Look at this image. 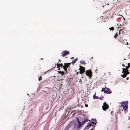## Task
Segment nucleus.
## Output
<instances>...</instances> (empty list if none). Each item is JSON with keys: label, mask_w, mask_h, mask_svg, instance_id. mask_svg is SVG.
I'll list each match as a JSON object with an SVG mask.
<instances>
[{"label": "nucleus", "mask_w": 130, "mask_h": 130, "mask_svg": "<svg viewBox=\"0 0 130 130\" xmlns=\"http://www.w3.org/2000/svg\"><path fill=\"white\" fill-rule=\"evenodd\" d=\"M125 67L126 69H124V68H122L123 71L122 73L123 74L121 75V76L123 78L126 77V75L129 73V72H128L127 70V69H128L129 68V67H128V66H126Z\"/></svg>", "instance_id": "f257e3e1"}, {"label": "nucleus", "mask_w": 130, "mask_h": 130, "mask_svg": "<svg viewBox=\"0 0 130 130\" xmlns=\"http://www.w3.org/2000/svg\"><path fill=\"white\" fill-rule=\"evenodd\" d=\"M122 105L120 106V108L123 109H122V111H123V109L125 111H127L128 108L127 102L126 101L122 102Z\"/></svg>", "instance_id": "f03ea898"}, {"label": "nucleus", "mask_w": 130, "mask_h": 130, "mask_svg": "<svg viewBox=\"0 0 130 130\" xmlns=\"http://www.w3.org/2000/svg\"><path fill=\"white\" fill-rule=\"evenodd\" d=\"M110 90L109 89L107 88H105L104 89L103 88L102 89V90L101 91H104V93L110 94L111 93V92L110 91Z\"/></svg>", "instance_id": "7ed1b4c3"}, {"label": "nucleus", "mask_w": 130, "mask_h": 130, "mask_svg": "<svg viewBox=\"0 0 130 130\" xmlns=\"http://www.w3.org/2000/svg\"><path fill=\"white\" fill-rule=\"evenodd\" d=\"M79 67H80L79 69V70H80L79 73L80 74H83L85 71V68L81 66H80Z\"/></svg>", "instance_id": "20e7f679"}, {"label": "nucleus", "mask_w": 130, "mask_h": 130, "mask_svg": "<svg viewBox=\"0 0 130 130\" xmlns=\"http://www.w3.org/2000/svg\"><path fill=\"white\" fill-rule=\"evenodd\" d=\"M92 73L91 70H87L86 72V75L87 76H89V78H90L92 76Z\"/></svg>", "instance_id": "39448f33"}, {"label": "nucleus", "mask_w": 130, "mask_h": 130, "mask_svg": "<svg viewBox=\"0 0 130 130\" xmlns=\"http://www.w3.org/2000/svg\"><path fill=\"white\" fill-rule=\"evenodd\" d=\"M108 105L107 104L106 102L104 103L103 105L102 106L103 110L105 111L106 109L108 108Z\"/></svg>", "instance_id": "423d86ee"}, {"label": "nucleus", "mask_w": 130, "mask_h": 130, "mask_svg": "<svg viewBox=\"0 0 130 130\" xmlns=\"http://www.w3.org/2000/svg\"><path fill=\"white\" fill-rule=\"evenodd\" d=\"M69 54V52L67 51H64L62 52L61 54V56L64 57L65 56Z\"/></svg>", "instance_id": "0eeeda50"}, {"label": "nucleus", "mask_w": 130, "mask_h": 130, "mask_svg": "<svg viewBox=\"0 0 130 130\" xmlns=\"http://www.w3.org/2000/svg\"><path fill=\"white\" fill-rule=\"evenodd\" d=\"M77 121L78 123V125L77 126V128H79L83 125L82 123H81L79 121L78 118H76Z\"/></svg>", "instance_id": "6e6552de"}, {"label": "nucleus", "mask_w": 130, "mask_h": 130, "mask_svg": "<svg viewBox=\"0 0 130 130\" xmlns=\"http://www.w3.org/2000/svg\"><path fill=\"white\" fill-rule=\"evenodd\" d=\"M71 63H64V65L63 67H64V68H67L69 67V66L70 65Z\"/></svg>", "instance_id": "1a4fd4ad"}, {"label": "nucleus", "mask_w": 130, "mask_h": 130, "mask_svg": "<svg viewBox=\"0 0 130 130\" xmlns=\"http://www.w3.org/2000/svg\"><path fill=\"white\" fill-rule=\"evenodd\" d=\"M56 65H57V68H58V67H62L63 66V64L62 63L59 64V62H58V63H57L56 64Z\"/></svg>", "instance_id": "9d476101"}, {"label": "nucleus", "mask_w": 130, "mask_h": 130, "mask_svg": "<svg viewBox=\"0 0 130 130\" xmlns=\"http://www.w3.org/2000/svg\"><path fill=\"white\" fill-rule=\"evenodd\" d=\"M88 121V119H86L85 120H84L82 122V123L83 124H84L86 122H87Z\"/></svg>", "instance_id": "9b49d317"}, {"label": "nucleus", "mask_w": 130, "mask_h": 130, "mask_svg": "<svg viewBox=\"0 0 130 130\" xmlns=\"http://www.w3.org/2000/svg\"><path fill=\"white\" fill-rule=\"evenodd\" d=\"M80 62L81 64H86L85 62L84 61V60H82L80 61Z\"/></svg>", "instance_id": "f8f14e48"}, {"label": "nucleus", "mask_w": 130, "mask_h": 130, "mask_svg": "<svg viewBox=\"0 0 130 130\" xmlns=\"http://www.w3.org/2000/svg\"><path fill=\"white\" fill-rule=\"evenodd\" d=\"M58 74H59L60 73L62 75H64V72L63 71H58Z\"/></svg>", "instance_id": "ddd939ff"}, {"label": "nucleus", "mask_w": 130, "mask_h": 130, "mask_svg": "<svg viewBox=\"0 0 130 130\" xmlns=\"http://www.w3.org/2000/svg\"><path fill=\"white\" fill-rule=\"evenodd\" d=\"M70 127V125H68L66 127V128L64 130H68Z\"/></svg>", "instance_id": "4468645a"}, {"label": "nucleus", "mask_w": 130, "mask_h": 130, "mask_svg": "<svg viewBox=\"0 0 130 130\" xmlns=\"http://www.w3.org/2000/svg\"><path fill=\"white\" fill-rule=\"evenodd\" d=\"M77 60V58L73 60L72 61V62L74 63H75Z\"/></svg>", "instance_id": "2eb2a0df"}, {"label": "nucleus", "mask_w": 130, "mask_h": 130, "mask_svg": "<svg viewBox=\"0 0 130 130\" xmlns=\"http://www.w3.org/2000/svg\"><path fill=\"white\" fill-rule=\"evenodd\" d=\"M93 98L94 99H98V96H96L95 94L93 96Z\"/></svg>", "instance_id": "dca6fc26"}, {"label": "nucleus", "mask_w": 130, "mask_h": 130, "mask_svg": "<svg viewBox=\"0 0 130 130\" xmlns=\"http://www.w3.org/2000/svg\"><path fill=\"white\" fill-rule=\"evenodd\" d=\"M94 121L95 122H94L93 121H92L91 122V123L92 124H94L95 125L96 124V123H97V122H96V120H95Z\"/></svg>", "instance_id": "f3484780"}, {"label": "nucleus", "mask_w": 130, "mask_h": 130, "mask_svg": "<svg viewBox=\"0 0 130 130\" xmlns=\"http://www.w3.org/2000/svg\"><path fill=\"white\" fill-rule=\"evenodd\" d=\"M109 29L110 30L113 31V30H114V27H112L111 28H109Z\"/></svg>", "instance_id": "a211bd4d"}, {"label": "nucleus", "mask_w": 130, "mask_h": 130, "mask_svg": "<svg viewBox=\"0 0 130 130\" xmlns=\"http://www.w3.org/2000/svg\"><path fill=\"white\" fill-rule=\"evenodd\" d=\"M42 77L41 76H40L39 77V78L38 79L39 81H40L42 79Z\"/></svg>", "instance_id": "6ab92c4d"}, {"label": "nucleus", "mask_w": 130, "mask_h": 130, "mask_svg": "<svg viewBox=\"0 0 130 130\" xmlns=\"http://www.w3.org/2000/svg\"><path fill=\"white\" fill-rule=\"evenodd\" d=\"M63 69L64 71L66 72H67V68H64V67H63Z\"/></svg>", "instance_id": "aec40b11"}, {"label": "nucleus", "mask_w": 130, "mask_h": 130, "mask_svg": "<svg viewBox=\"0 0 130 130\" xmlns=\"http://www.w3.org/2000/svg\"><path fill=\"white\" fill-rule=\"evenodd\" d=\"M89 126H88V125H87V126H86V127H85V129H89Z\"/></svg>", "instance_id": "412c9836"}, {"label": "nucleus", "mask_w": 130, "mask_h": 130, "mask_svg": "<svg viewBox=\"0 0 130 130\" xmlns=\"http://www.w3.org/2000/svg\"><path fill=\"white\" fill-rule=\"evenodd\" d=\"M118 34L117 33L115 34V35L114 36V38H116L118 36Z\"/></svg>", "instance_id": "4be33fe9"}, {"label": "nucleus", "mask_w": 130, "mask_h": 130, "mask_svg": "<svg viewBox=\"0 0 130 130\" xmlns=\"http://www.w3.org/2000/svg\"><path fill=\"white\" fill-rule=\"evenodd\" d=\"M88 125V126H89V127L90 126V127H91V126L92 125L91 124V123H89Z\"/></svg>", "instance_id": "5701e85b"}, {"label": "nucleus", "mask_w": 130, "mask_h": 130, "mask_svg": "<svg viewBox=\"0 0 130 130\" xmlns=\"http://www.w3.org/2000/svg\"><path fill=\"white\" fill-rule=\"evenodd\" d=\"M128 66L129 67V68L130 67V63H128Z\"/></svg>", "instance_id": "b1692460"}, {"label": "nucleus", "mask_w": 130, "mask_h": 130, "mask_svg": "<svg viewBox=\"0 0 130 130\" xmlns=\"http://www.w3.org/2000/svg\"><path fill=\"white\" fill-rule=\"evenodd\" d=\"M115 116H116V121H117V116L116 115V114H115Z\"/></svg>", "instance_id": "393cba45"}, {"label": "nucleus", "mask_w": 130, "mask_h": 130, "mask_svg": "<svg viewBox=\"0 0 130 130\" xmlns=\"http://www.w3.org/2000/svg\"><path fill=\"white\" fill-rule=\"evenodd\" d=\"M85 106L86 107H87L88 106V105L87 104H85Z\"/></svg>", "instance_id": "a878e982"}, {"label": "nucleus", "mask_w": 130, "mask_h": 130, "mask_svg": "<svg viewBox=\"0 0 130 130\" xmlns=\"http://www.w3.org/2000/svg\"><path fill=\"white\" fill-rule=\"evenodd\" d=\"M69 111L70 110V111H71V109L70 108H69ZM69 111L68 113H69Z\"/></svg>", "instance_id": "bb28decb"}, {"label": "nucleus", "mask_w": 130, "mask_h": 130, "mask_svg": "<svg viewBox=\"0 0 130 130\" xmlns=\"http://www.w3.org/2000/svg\"><path fill=\"white\" fill-rule=\"evenodd\" d=\"M58 70H60V68L59 67H58Z\"/></svg>", "instance_id": "cd10ccee"}, {"label": "nucleus", "mask_w": 130, "mask_h": 130, "mask_svg": "<svg viewBox=\"0 0 130 130\" xmlns=\"http://www.w3.org/2000/svg\"><path fill=\"white\" fill-rule=\"evenodd\" d=\"M129 78V77H127V78H126V79H127V80H128V79Z\"/></svg>", "instance_id": "c85d7f7f"}, {"label": "nucleus", "mask_w": 130, "mask_h": 130, "mask_svg": "<svg viewBox=\"0 0 130 130\" xmlns=\"http://www.w3.org/2000/svg\"><path fill=\"white\" fill-rule=\"evenodd\" d=\"M122 66L123 67H125V65H124V64H122Z\"/></svg>", "instance_id": "c756f323"}, {"label": "nucleus", "mask_w": 130, "mask_h": 130, "mask_svg": "<svg viewBox=\"0 0 130 130\" xmlns=\"http://www.w3.org/2000/svg\"><path fill=\"white\" fill-rule=\"evenodd\" d=\"M78 72H77V73L76 74V75H78Z\"/></svg>", "instance_id": "7c9ffc66"}, {"label": "nucleus", "mask_w": 130, "mask_h": 130, "mask_svg": "<svg viewBox=\"0 0 130 130\" xmlns=\"http://www.w3.org/2000/svg\"><path fill=\"white\" fill-rule=\"evenodd\" d=\"M98 99H100V100H102V99H101V98H98Z\"/></svg>", "instance_id": "2f4dec72"}, {"label": "nucleus", "mask_w": 130, "mask_h": 130, "mask_svg": "<svg viewBox=\"0 0 130 130\" xmlns=\"http://www.w3.org/2000/svg\"><path fill=\"white\" fill-rule=\"evenodd\" d=\"M119 34L120 35V30L119 31Z\"/></svg>", "instance_id": "473e14b6"}, {"label": "nucleus", "mask_w": 130, "mask_h": 130, "mask_svg": "<svg viewBox=\"0 0 130 130\" xmlns=\"http://www.w3.org/2000/svg\"><path fill=\"white\" fill-rule=\"evenodd\" d=\"M74 58V57H72L71 58V59H72L73 58Z\"/></svg>", "instance_id": "72a5a7b5"}, {"label": "nucleus", "mask_w": 130, "mask_h": 130, "mask_svg": "<svg viewBox=\"0 0 130 130\" xmlns=\"http://www.w3.org/2000/svg\"><path fill=\"white\" fill-rule=\"evenodd\" d=\"M117 27H116V29H117Z\"/></svg>", "instance_id": "f704fd0d"}, {"label": "nucleus", "mask_w": 130, "mask_h": 130, "mask_svg": "<svg viewBox=\"0 0 130 130\" xmlns=\"http://www.w3.org/2000/svg\"><path fill=\"white\" fill-rule=\"evenodd\" d=\"M90 130H93V129H91Z\"/></svg>", "instance_id": "c9c22d12"}, {"label": "nucleus", "mask_w": 130, "mask_h": 130, "mask_svg": "<svg viewBox=\"0 0 130 130\" xmlns=\"http://www.w3.org/2000/svg\"><path fill=\"white\" fill-rule=\"evenodd\" d=\"M112 111H111V113H112Z\"/></svg>", "instance_id": "e433bc0d"}, {"label": "nucleus", "mask_w": 130, "mask_h": 130, "mask_svg": "<svg viewBox=\"0 0 130 130\" xmlns=\"http://www.w3.org/2000/svg\"><path fill=\"white\" fill-rule=\"evenodd\" d=\"M44 91L45 92H46V91Z\"/></svg>", "instance_id": "4c0bfd02"}, {"label": "nucleus", "mask_w": 130, "mask_h": 130, "mask_svg": "<svg viewBox=\"0 0 130 130\" xmlns=\"http://www.w3.org/2000/svg\"><path fill=\"white\" fill-rule=\"evenodd\" d=\"M41 59H43V58H41Z\"/></svg>", "instance_id": "58836bf2"}, {"label": "nucleus", "mask_w": 130, "mask_h": 130, "mask_svg": "<svg viewBox=\"0 0 130 130\" xmlns=\"http://www.w3.org/2000/svg\"><path fill=\"white\" fill-rule=\"evenodd\" d=\"M59 61H60V59H59Z\"/></svg>", "instance_id": "ea45409f"}, {"label": "nucleus", "mask_w": 130, "mask_h": 130, "mask_svg": "<svg viewBox=\"0 0 130 130\" xmlns=\"http://www.w3.org/2000/svg\"><path fill=\"white\" fill-rule=\"evenodd\" d=\"M60 80H62V79H60Z\"/></svg>", "instance_id": "a19ab883"}, {"label": "nucleus", "mask_w": 130, "mask_h": 130, "mask_svg": "<svg viewBox=\"0 0 130 130\" xmlns=\"http://www.w3.org/2000/svg\"><path fill=\"white\" fill-rule=\"evenodd\" d=\"M94 127H95V126H94Z\"/></svg>", "instance_id": "79ce46f5"}, {"label": "nucleus", "mask_w": 130, "mask_h": 130, "mask_svg": "<svg viewBox=\"0 0 130 130\" xmlns=\"http://www.w3.org/2000/svg\"><path fill=\"white\" fill-rule=\"evenodd\" d=\"M115 27L116 26V25H115Z\"/></svg>", "instance_id": "37998d69"}, {"label": "nucleus", "mask_w": 130, "mask_h": 130, "mask_svg": "<svg viewBox=\"0 0 130 130\" xmlns=\"http://www.w3.org/2000/svg\"><path fill=\"white\" fill-rule=\"evenodd\" d=\"M129 7H130V5Z\"/></svg>", "instance_id": "c03bdc74"}]
</instances>
